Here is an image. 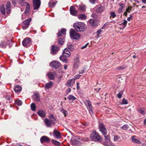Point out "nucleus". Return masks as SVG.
<instances>
[{
	"instance_id": "obj_17",
	"label": "nucleus",
	"mask_w": 146,
	"mask_h": 146,
	"mask_svg": "<svg viewBox=\"0 0 146 146\" xmlns=\"http://www.w3.org/2000/svg\"><path fill=\"white\" fill-rule=\"evenodd\" d=\"M70 11L71 15L76 16L78 13V11L76 9L75 7L72 6L70 8Z\"/></svg>"
},
{
	"instance_id": "obj_2",
	"label": "nucleus",
	"mask_w": 146,
	"mask_h": 146,
	"mask_svg": "<svg viewBox=\"0 0 146 146\" xmlns=\"http://www.w3.org/2000/svg\"><path fill=\"white\" fill-rule=\"evenodd\" d=\"M70 36L73 39H78L80 37V35L76 32L73 29H71L70 31Z\"/></svg>"
},
{
	"instance_id": "obj_8",
	"label": "nucleus",
	"mask_w": 146,
	"mask_h": 146,
	"mask_svg": "<svg viewBox=\"0 0 146 146\" xmlns=\"http://www.w3.org/2000/svg\"><path fill=\"white\" fill-rule=\"evenodd\" d=\"M96 11L98 13H100L103 12L105 9V7L101 4L96 6L95 7Z\"/></svg>"
},
{
	"instance_id": "obj_15",
	"label": "nucleus",
	"mask_w": 146,
	"mask_h": 146,
	"mask_svg": "<svg viewBox=\"0 0 146 146\" xmlns=\"http://www.w3.org/2000/svg\"><path fill=\"white\" fill-rule=\"evenodd\" d=\"M90 24L93 26H95L98 25L99 23V21L97 19H91L89 21Z\"/></svg>"
},
{
	"instance_id": "obj_40",
	"label": "nucleus",
	"mask_w": 146,
	"mask_h": 146,
	"mask_svg": "<svg viewBox=\"0 0 146 146\" xmlns=\"http://www.w3.org/2000/svg\"><path fill=\"white\" fill-rule=\"evenodd\" d=\"M19 3L20 5L22 6H24L26 5V4H27V2H25L24 0L23 1H19Z\"/></svg>"
},
{
	"instance_id": "obj_1",
	"label": "nucleus",
	"mask_w": 146,
	"mask_h": 146,
	"mask_svg": "<svg viewBox=\"0 0 146 146\" xmlns=\"http://www.w3.org/2000/svg\"><path fill=\"white\" fill-rule=\"evenodd\" d=\"M74 27L75 29L78 32L83 31L86 29L84 24L81 22L74 23Z\"/></svg>"
},
{
	"instance_id": "obj_63",
	"label": "nucleus",
	"mask_w": 146,
	"mask_h": 146,
	"mask_svg": "<svg viewBox=\"0 0 146 146\" xmlns=\"http://www.w3.org/2000/svg\"><path fill=\"white\" fill-rule=\"evenodd\" d=\"M76 84H77V89L78 90H79V89L80 87L79 86V83L78 82L76 83Z\"/></svg>"
},
{
	"instance_id": "obj_39",
	"label": "nucleus",
	"mask_w": 146,
	"mask_h": 146,
	"mask_svg": "<svg viewBox=\"0 0 146 146\" xmlns=\"http://www.w3.org/2000/svg\"><path fill=\"white\" fill-rule=\"evenodd\" d=\"M52 141L53 143L55 145L57 146H59L60 145V143L58 141L54 139L52 140Z\"/></svg>"
},
{
	"instance_id": "obj_31",
	"label": "nucleus",
	"mask_w": 146,
	"mask_h": 146,
	"mask_svg": "<svg viewBox=\"0 0 146 146\" xmlns=\"http://www.w3.org/2000/svg\"><path fill=\"white\" fill-rule=\"evenodd\" d=\"M64 41V38L63 37L60 38L58 39V44L60 45H62L63 44Z\"/></svg>"
},
{
	"instance_id": "obj_45",
	"label": "nucleus",
	"mask_w": 146,
	"mask_h": 146,
	"mask_svg": "<svg viewBox=\"0 0 146 146\" xmlns=\"http://www.w3.org/2000/svg\"><path fill=\"white\" fill-rule=\"evenodd\" d=\"M60 111L64 115V116H66V115L67 114V112L66 110H64L63 109H62L60 110Z\"/></svg>"
},
{
	"instance_id": "obj_44",
	"label": "nucleus",
	"mask_w": 146,
	"mask_h": 146,
	"mask_svg": "<svg viewBox=\"0 0 146 146\" xmlns=\"http://www.w3.org/2000/svg\"><path fill=\"white\" fill-rule=\"evenodd\" d=\"M138 111L142 115H144L145 114L144 111L141 108H138Z\"/></svg>"
},
{
	"instance_id": "obj_48",
	"label": "nucleus",
	"mask_w": 146,
	"mask_h": 146,
	"mask_svg": "<svg viewBox=\"0 0 146 146\" xmlns=\"http://www.w3.org/2000/svg\"><path fill=\"white\" fill-rule=\"evenodd\" d=\"M123 93V92L122 91H120L119 93H118L117 95V96L118 98H121L122 95Z\"/></svg>"
},
{
	"instance_id": "obj_54",
	"label": "nucleus",
	"mask_w": 146,
	"mask_h": 146,
	"mask_svg": "<svg viewBox=\"0 0 146 146\" xmlns=\"http://www.w3.org/2000/svg\"><path fill=\"white\" fill-rule=\"evenodd\" d=\"M28 13H23L22 15V20L24 19L26 17V14H27Z\"/></svg>"
},
{
	"instance_id": "obj_42",
	"label": "nucleus",
	"mask_w": 146,
	"mask_h": 146,
	"mask_svg": "<svg viewBox=\"0 0 146 146\" xmlns=\"http://www.w3.org/2000/svg\"><path fill=\"white\" fill-rule=\"evenodd\" d=\"M31 108L32 110L33 111H34L35 110L36 107L34 103H33L31 104Z\"/></svg>"
},
{
	"instance_id": "obj_9",
	"label": "nucleus",
	"mask_w": 146,
	"mask_h": 146,
	"mask_svg": "<svg viewBox=\"0 0 146 146\" xmlns=\"http://www.w3.org/2000/svg\"><path fill=\"white\" fill-rule=\"evenodd\" d=\"M105 142L103 144L106 146H109L111 144V142L110 140V136L109 135L105 136Z\"/></svg>"
},
{
	"instance_id": "obj_16",
	"label": "nucleus",
	"mask_w": 146,
	"mask_h": 146,
	"mask_svg": "<svg viewBox=\"0 0 146 146\" xmlns=\"http://www.w3.org/2000/svg\"><path fill=\"white\" fill-rule=\"evenodd\" d=\"M59 48L56 46H52L51 49V53L53 55L56 53L58 51Z\"/></svg>"
},
{
	"instance_id": "obj_61",
	"label": "nucleus",
	"mask_w": 146,
	"mask_h": 146,
	"mask_svg": "<svg viewBox=\"0 0 146 146\" xmlns=\"http://www.w3.org/2000/svg\"><path fill=\"white\" fill-rule=\"evenodd\" d=\"M123 8H122V7H120L119 9H118V12L119 13H122V10L123 9Z\"/></svg>"
},
{
	"instance_id": "obj_22",
	"label": "nucleus",
	"mask_w": 146,
	"mask_h": 146,
	"mask_svg": "<svg viewBox=\"0 0 146 146\" xmlns=\"http://www.w3.org/2000/svg\"><path fill=\"white\" fill-rule=\"evenodd\" d=\"M53 134L54 136L57 138H60L61 137L60 133L56 129L54 130Z\"/></svg>"
},
{
	"instance_id": "obj_53",
	"label": "nucleus",
	"mask_w": 146,
	"mask_h": 146,
	"mask_svg": "<svg viewBox=\"0 0 146 146\" xmlns=\"http://www.w3.org/2000/svg\"><path fill=\"white\" fill-rule=\"evenodd\" d=\"M118 5L120 7H122L123 8L125 7V6L124 4L122 3H119L118 4Z\"/></svg>"
},
{
	"instance_id": "obj_20",
	"label": "nucleus",
	"mask_w": 146,
	"mask_h": 146,
	"mask_svg": "<svg viewBox=\"0 0 146 146\" xmlns=\"http://www.w3.org/2000/svg\"><path fill=\"white\" fill-rule=\"evenodd\" d=\"M49 138L46 136H43L41 137L40 139V141L41 143L46 142H48L50 141Z\"/></svg>"
},
{
	"instance_id": "obj_26",
	"label": "nucleus",
	"mask_w": 146,
	"mask_h": 146,
	"mask_svg": "<svg viewBox=\"0 0 146 146\" xmlns=\"http://www.w3.org/2000/svg\"><path fill=\"white\" fill-rule=\"evenodd\" d=\"M67 58L66 57V56H64L63 54L60 57V60H62V61L65 62L66 63H68V59H67L66 58Z\"/></svg>"
},
{
	"instance_id": "obj_62",
	"label": "nucleus",
	"mask_w": 146,
	"mask_h": 146,
	"mask_svg": "<svg viewBox=\"0 0 146 146\" xmlns=\"http://www.w3.org/2000/svg\"><path fill=\"white\" fill-rule=\"evenodd\" d=\"M6 99L8 100H10V96H7L6 97Z\"/></svg>"
},
{
	"instance_id": "obj_32",
	"label": "nucleus",
	"mask_w": 146,
	"mask_h": 146,
	"mask_svg": "<svg viewBox=\"0 0 146 146\" xmlns=\"http://www.w3.org/2000/svg\"><path fill=\"white\" fill-rule=\"evenodd\" d=\"M0 10L2 13L4 15L5 13V9L4 5H2L0 7Z\"/></svg>"
},
{
	"instance_id": "obj_12",
	"label": "nucleus",
	"mask_w": 146,
	"mask_h": 146,
	"mask_svg": "<svg viewBox=\"0 0 146 146\" xmlns=\"http://www.w3.org/2000/svg\"><path fill=\"white\" fill-rule=\"evenodd\" d=\"M79 58L77 56L74 59V67L76 68H78L79 67Z\"/></svg>"
},
{
	"instance_id": "obj_4",
	"label": "nucleus",
	"mask_w": 146,
	"mask_h": 146,
	"mask_svg": "<svg viewBox=\"0 0 146 146\" xmlns=\"http://www.w3.org/2000/svg\"><path fill=\"white\" fill-rule=\"evenodd\" d=\"M31 18H30L25 20L23 22L22 24V26L23 29L25 30L28 28L30 22L31 21Z\"/></svg>"
},
{
	"instance_id": "obj_49",
	"label": "nucleus",
	"mask_w": 146,
	"mask_h": 146,
	"mask_svg": "<svg viewBox=\"0 0 146 146\" xmlns=\"http://www.w3.org/2000/svg\"><path fill=\"white\" fill-rule=\"evenodd\" d=\"M120 137L117 135H116L114 137L113 140L114 141H118Z\"/></svg>"
},
{
	"instance_id": "obj_6",
	"label": "nucleus",
	"mask_w": 146,
	"mask_h": 146,
	"mask_svg": "<svg viewBox=\"0 0 146 146\" xmlns=\"http://www.w3.org/2000/svg\"><path fill=\"white\" fill-rule=\"evenodd\" d=\"M40 4V0H33V6L34 10H35L39 9Z\"/></svg>"
},
{
	"instance_id": "obj_60",
	"label": "nucleus",
	"mask_w": 146,
	"mask_h": 146,
	"mask_svg": "<svg viewBox=\"0 0 146 146\" xmlns=\"http://www.w3.org/2000/svg\"><path fill=\"white\" fill-rule=\"evenodd\" d=\"M71 91V89L70 88H68L67 89L66 91V92L67 93V94H68Z\"/></svg>"
},
{
	"instance_id": "obj_38",
	"label": "nucleus",
	"mask_w": 146,
	"mask_h": 146,
	"mask_svg": "<svg viewBox=\"0 0 146 146\" xmlns=\"http://www.w3.org/2000/svg\"><path fill=\"white\" fill-rule=\"evenodd\" d=\"M126 68V66L124 65H122L117 67L116 69L118 70H123Z\"/></svg>"
},
{
	"instance_id": "obj_35",
	"label": "nucleus",
	"mask_w": 146,
	"mask_h": 146,
	"mask_svg": "<svg viewBox=\"0 0 146 146\" xmlns=\"http://www.w3.org/2000/svg\"><path fill=\"white\" fill-rule=\"evenodd\" d=\"M21 89V87L17 85L14 88V90L16 92H18Z\"/></svg>"
},
{
	"instance_id": "obj_14",
	"label": "nucleus",
	"mask_w": 146,
	"mask_h": 146,
	"mask_svg": "<svg viewBox=\"0 0 146 146\" xmlns=\"http://www.w3.org/2000/svg\"><path fill=\"white\" fill-rule=\"evenodd\" d=\"M75 82V79H72L68 80L66 85L68 87H72L73 86V84Z\"/></svg>"
},
{
	"instance_id": "obj_21",
	"label": "nucleus",
	"mask_w": 146,
	"mask_h": 146,
	"mask_svg": "<svg viewBox=\"0 0 146 146\" xmlns=\"http://www.w3.org/2000/svg\"><path fill=\"white\" fill-rule=\"evenodd\" d=\"M66 29H62L59 31L58 34V37L62 35L66 34Z\"/></svg>"
},
{
	"instance_id": "obj_3",
	"label": "nucleus",
	"mask_w": 146,
	"mask_h": 146,
	"mask_svg": "<svg viewBox=\"0 0 146 146\" xmlns=\"http://www.w3.org/2000/svg\"><path fill=\"white\" fill-rule=\"evenodd\" d=\"M91 138L94 141H97L100 140V137L95 131H93L91 135Z\"/></svg>"
},
{
	"instance_id": "obj_46",
	"label": "nucleus",
	"mask_w": 146,
	"mask_h": 146,
	"mask_svg": "<svg viewBox=\"0 0 146 146\" xmlns=\"http://www.w3.org/2000/svg\"><path fill=\"white\" fill-rule=\"evenodd\" d=\"M128 104V101L127 99H123L122 101L121 104Z\"/></svg>"
},
{
	"instance_id": "obj_37",
	"label": "nucleus",
	"mask_w": 146,
	"mask_h": 146,
	"mask_svg": "<svg viewBox=\"0 0 146 146\" xmlns=\"http://www.w3.org/2000/svg\"><path fill=\"white\" fill-rule=\"evenodd\" d=\"M56 4V3L55 2L52 1V0H50L48 3V5L49 7H52L55 5Z\"/></svg>"
},
{
	"instance_id": "obj_23",
	"label": "nucleus",
	"mask_w": 146,
	"mask_h": 146,
	"mask_svg": "<svg viewBox=\"0 0 146 146\" xmlns=\"http://www.w3.org/2000/svg\"><path fill=\"white\" fill-rule=\"evenodd\" d=\"M53 84V83L51 81H50L47 83L44 87L45 89H48L51 88Z\"/></svg>"
},
{
	"instance_id": "obj_11",
	"label": "nucleus",
	"mask_w": 146,
	"mask_h": 146,
	"mask_svg": "<svg viewBox=\"0 0 146 146\" xmlns=\"http://www.w3.org/2000/svg\"><path fill=\"white\" fill-rule=\"evenodd\" d=\"M50 64L51 66L55 69L59 68L61 65L60 62L57 61L52 62L50 63Z\"/></svg>"
},
{
	"instance_id": "obj_27",
	"label": "nucleus",
	"mask_w": 146,
	"mask_h": 146,
	"mask_svg": "<svg viewBox=\"0 0 146 146\" xmlns=\"http://www.w3.org/2000/svg\"><path fill=\"white\" fill-rule=\"evenodd\" d=\"M38 114L42 117H44L45 115V113L44 111L41 110H39L37 112Z\"/></svg>"
},
{
	"instance_id": "obj_43",
	"label": "nucleus",
	"mask_w": 146,
	"mask_h": 146,
	"mask_svg": "<svg viewBox=\"0 0 146 146\" xmlns=\"http://www.w3.org/2000/svg\"><path fill=\"white\" fill-rule=\"evenodd\" d=\"M15 104L18 106H20L22 105V101L20 100H17L15 101Z\"/></svg>"
},
{
	"instance_id": "obj_28",
	"label": "nucleus",
	"mask_w": 146,
	"mask_h": 146,
	"mask_svg": "<svg viewBox=\"0 0 146 146\" xmlns=\"http://www.w3.org/2000/svg\"><path fill=\"white\" fill-rule=\"evenodd\" d=\"M135 136H133L131 137V139L132 142L137 144H141V142L137 139L135 138Z\"/></svg>"
},
{
	"instance_id": "obj_36",
	"label": "nucleus",
	"mask_w": 146,
	"mask_h": 146,
	"mask_svg": "<svg viewBox=\"0 0 146 146\" xmlns=\"http://www.w3.org/2000/svg\"><path fill=\"white\" fill-rule=\"evenodd\" d=\"M85 6L83 5H80L79 6V9L81 10L82 11H84L85 9Z\"/></svg>"
},
{
	"instance_id": "obj_18",
	"label": "nucleus",
	"mask_w": 146,
	"mask_h": 146,
	"mask_svg": "<svg viewBox=\"0 0 146 146\" xmlns=\"http://www.w3.org/2000/svg\"><path fill=\"white\" fill-rule=\"evenodd\" d=\"M70 53L68 50V49L66 48L63 50L62 52V54L66 57H69L70 55Z\"/></svg>"
},
{
	"instance_id": "obj_5",
	"label": "nucleus",
	"mask_w": 146,
	"mask_h": 146,
	"mask_svg": "<svg viewBox=\"0 0 146 146\" xmlns=\"http://www.w3.org/2000/svg\"><path fill=\"white\" fill-rule=\"evenodd\" d=\"M84 103L87 107V108L89 110L90 114L91 115L93 114V112L92 110V107L90 101L89 100H86L84 102Z\"/></svg>"
},
{
	"instance_id": "obj_33",
	"label": "nucleus",
	"mask_w": 146,
	"mask_h": 146,
	"mask_svg": "<svg viewBox=\"0 0 146 146\" xmlns=\"http://www.w3.org/2000/svg\"><path fill=\"white\" fill-rule=\"evenodd\" d=\"M78 18L81 20H85L86 18V17L84 14H81L79 15Z\"/></svg>"
},
{
	"instance_id": "obj_19",
	"label": "nucleus",
	"mask_w": 146,
	"mask_h": 146,
	"mask_svg": "<svg viewBox=\"0 0 146 146\" xmlns=\"http://www.w3.org/2000/svg\"><path fill=\"white\" fill-rule=\"evenodd\" d=\"M6 9L7 13L8 14L10 13L11 10V3L9 1H8L6 5Z\"/></svg>"
},
{
	"instance_id": "obj_47",
	"label": "nucleus",
	"mask_w": 146,
	"mask_h": 146,
	"mask_svg": "<svg viewBox=\"0 0 146 146\" xmlns=\"http://www.w3.org/2000/svg\"><path fill=\"white\" fill-rule=\"evenodd\" d=\"M102 30L101 29H100L98 30L97 32V37H99L100 36V35L102 33Z\"/></svg>"
},
{
	"instance_id": "obj_58",
	"label": "nucleus",
	"mask_w": 146,
	"mask_h": 146,
	"mask_svg": "<svg viewBox=\"0 0 146 146\" xmlns=\"http://www.w3.org/2000/svg\"><path fill=\"white\" fill-rule=\"evenodd\" d=\"M96 0H89L90 2L92 4H95Z\"/></svg>"
},
{
	"instance_id": "obj_51",
	"label": "nucleus",
	"mask_w": 146,
	"mask_h": 146,
	"mask_svg": "<svg viewBox=\"0 0 146 146\" xmlns=\"http://www.w3.org/2000/svg\"><path fill=\"white\" fill-rule=\"evenodd\" d=\"M50 120L52 123V124H54L56 122V120L54 118H52Z\"/></svg>"
},
{
	"instance_id": "obj_41",
	"label": "nucleus",
	"mask_w": 146,
	"mask_h": 146,
	"mask_svg": "<svg viewBox=\"0 0 146 146\" xmlns=\"http://www.w3.org/2000/svg\"><path fill=\"white\" fill-rule=\"evenodd\" d=\"M121 128L123 130H127L129 128V126L127 124L124 125L121 127Z\"/></svg>"
},
{
	"instance_id": "obj_50",
	"label": "nucleus",
	"mask_w": 146,
	"mask_h": 146,
	"mask_svg": "<svg viewBox=\"0 0 146 146\" xmlns=\"http://www.w3.org/2000/svg\"><path fill=\"white\" fill-rule=\"evenodd\" d=\"M0 46L2 48H5L6 46L4 44V42L3 41H2L1 42V43L0 44Z\"/></svg>"
},
{
	"instance_id": "obj_52",
	"label": "nucleus",
	"mask_w": 146,
	"mask_h": 146,
	"mask_svg": "<svg viewBox=\"0 0 146 146\" xmlns=\"http://www.w3.org/2000/svg\"><path fill=\"white\" fill-rule=\"evenodd\" d=\"M132 8V7H128L126 9V12L129 13L131 11Z\"/></svg>"
},
{
	"instance_id": "obj_55",
	"label": "nucleus",
	"mask_w": 146,
	"mask_h": 146,
	"mask_svg": "<svg viewBox=\"0 0 146 146\" xmlns=\"http://www.w3.org/2000/svg\"><path fill=\"white\" fill-rule=\"evenodd\" d=\"M127 23V21L126 20H124V21L123 23H121L120 25H122V24L123 25H124V27H125L126 25V24Z\"/></svg>"
},
{
	"instance_id": "obj_13",
	"label": "nucleus",
	"mask_w": 146,
	"mask_h": 146,
	"mask_svg": "<svg viewBox=\"0 0 146 146\" xmlns=\"http://www.w3.org/2000/svg\"><path fill=\"white\" fill-rule=\"evenodd\" d=\"M31 40L30 38H25L23 41L22 44L25 47L28 46V45L31 43Z\"/></svg>"
},
{
	"instance_id": "obj_24",
	"label": "nucleus",
	"mask_w": 146,
	"mask_h": 146,
	"mask_svg": "<svg viewBox=\"0 0 146 146\" xmlns=\"http://www.w3.org/2000/svg\"><path fill=\"white\" fill-rule=\"evenodd\" d=\"M55 73L54 72H50L48 73L46 75L48 76V78L51 80H53L54 78Z\"/></svg>"
},
{
	"instance_id": "obj_25",
	"label": "nucleus",
	"mask_w": 146,
	"mask_h": 146,
	"mask_svg": "<svg viewBox=\"0 0 146 146\" xmlns=\"http://www.w3.org/2000/svg\"><path fill=\"white\" fill-rule=\"evenodd\" d=\"M44 121L47 127H50L51 126L52 123L50 120H49L47 118H46L44 119Z\"/></svg>"
},
{
	"instance_id": "obj_34",
	"label": "nucleus",
	"mask_w": 146,
	"mask_h": 146,
	"mask_svg": "<svg viewBox=\"0 0 146 146\" xmlns=\"http://www.w3.org/2000/svg\"><path fill=\"white\" fill-rule=\"evenodd\" d=\"M68 98L69 100L71 102H73L76 99V98L72 95H70L68 97Z\"/></svg>"
},
{
	"instance_id": "obj_7",
	"label": "nucleus",
	"mask_w": 146,
	"mask_h": 146,
	"mask_svg": "<svg viewBox=\"0 0 146 146\" xmlns=\"http://www.w3.org/2000/svg\"><path fill=\"white\" fill-rule=\"evenodd\" d=\"M78 139V137H73L70 141V143L73 145H77L80 144V142L77 139Z\"/></svg>"
},
{
	"instance_id": "obj_30",
	"label": "nucleus",
	"mask_w": 146,
	"mask_h": 146,
	"mask_svg": "<svg viewBox=\"0 0 146 146\" xmlns=\"http://www.w3.org/2000/svg\"><path fill=\"white\" fill-rule=\"evenodd\" d=\"M33 98L37 102L40 101V98L39 95L38 94H35L33 96Z\"/></svg>"
},
{
	"instance_id": "obj_57",
	"label": "nucleus",
	"mask_w": 146,
	"mask_h": 146,
	"mask_svg": "<svg viewBox=\"0 0 146 146\" xmlns=\"http://www.w3.org/2000/svg\"><path fill=\"white\" fill-rule=\"evenodd\" d=\"M68 49L72 50L73 48V46L71 44L69 45L68 47Z\"/></svg>"
},
{
	"instance_id": "obj_29",
	"label": "nucleus",
	"mask_w": 146,
	"mask_h": 146,
	"mask_svg": "<svg viewBox=\"0 0 146 146\" xmlns=\"http://www.w3.org/2000/svg\"><path fill=\"white\" fill-rule=\"evenodd\" d=\"M25 6H26V9L25 11V13H28L30 11V5L27 3V4H26V5H25Z\"/></svg>"
},
{
	"instance_id": "obj_56",
	"label": "nucleus",
	"mask_w": 146,
	"mask_h": 146,
	"mask_svg": "<svg viewBox=\"0 0 146 146\" xmlns=\"http://www.w3.org/2000/svg\"><path fill=\"white\" fill-rule=\"evenodd\" d=\"M110 15H111V16L113 18H114L116 16V15L115 14V13L114 12H111L110 13Z\"/></svg>"
},
{
	"instance_id": "obj_59",
	"label": "nucleus",
	"mask_w": 146,
	"mask_h": 146,
	"mask_svg": "<svg viewBox=\"0 0 146 146\" xmlns=\"http://www.w3.org/2000/svg\"><path fill=\"white\" fill-rule=\"evenodd\" d=\"M88 44H89V43H87L84 46H82L81 47V48L82 49H84V48H86L87 46L88 45Z\"/></svg>"
},
{
	"instance_id": "obj_64",
	"label": "nucleus",
	"mask_w": 146,
	"mask_h": 146,
	"mask_svg": "<svg viewBox=\"0 0 146 146\" xmlns=\"http://www.w3.org/2000/svg\"><path fill=\"white\" fill-rule=\"evenodd\" d=\"M81 75H78L76 76H75V79H78L80 78V77Z\"/></svg>"
},
{
	"instance_id": "obj_10",
	"label": "nucleus",
	"mask_w": 146,
	"mask_h": 146,
	"mask_svg": "<svg viewBox=\"0 0 146 146\" xmlns=\"http://www.w3.org/2000/svg\"><path fill=\"white\" fill-rule=\"evenodd\" d=\"M100 130L102 134L105 135L107 133V130L103 124L100 123L99 125Z\"/></svg>"
}]
</instances>
